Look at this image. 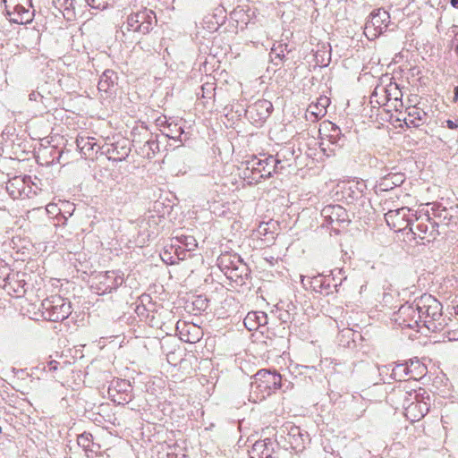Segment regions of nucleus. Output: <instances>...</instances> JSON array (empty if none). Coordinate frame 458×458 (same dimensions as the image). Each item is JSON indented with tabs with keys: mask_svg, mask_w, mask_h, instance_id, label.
I'll return each instance as SVG.
<instances>
[{
	"mask_svg": "<svg viewBox=\"0 0 458 458\" xmlns=\"http://www.w3.org/2000/svg\"><path fill=\"white\" fill-rule=\"evenodd\" d=\"M422 327L430 332L444 329L446 323L443 318L442 304L432 295L423 294L416 299Z\"/></svg>",
	"mask_w": 458,
	"mask_h": 458,
	"instance_id": "nucleus-2",
	"label": "nucleus"
},
{
	"mask_svg": "<svg viewBox=\"0 0 458 458\" xmlns=\"http://www.w3.org/2000/svg\"><path fill=\"white\" fill-rule=\"evenodd\" d=\"M148 144H156V142H155V141H152V142H149V141H148Z\"/></svg>",
	"mask_w": 458,
	"mask_h": 458,
	"instance_id": "nucleus-42",
	"label": "nucleus"
},
{
	"mask_svg": "<svg viewBox=\"0 0 458 458\" xmlns=\"http://www.w3.org/2000/svg\"><path fill=\"white\" fill-rule=\"evenodd\" d=\"M451 4H452L454 8H458V0H451Z\"/></svg>",
	"mask_w": 458,
	"mask_h": 458,
	"instance_id": "nucleus-38",
	"label": "nucleus"
},
{
	"mask_svg": "<svg viewBox=\"0 0 458 458\" xmlns=\"http://www.w3.org/2000/svg\"><path fill=\"white\" fill-rule=\"evenodd\" d=\"M53 5L63 13V16L68 20L75 19V12L72 0H53Z\"/></svg>",
	"mask_w": 458,
	"mask_h": 458,
	"instance_id": "nucleus-19",
	"label": "nucleus"
},
{
	"mask_svg": "<svg viewBox=\"0 0 458 458\" xmlns=\"http://www.w3.org/2000/svg\"><path fill=\"white\" fill-rule=\"evenodd\" d=\"M389 24V13L384 9L375 10L365 23L364 34L368 39L373 40L382 34Z\"/></svg>",
	"mask_w": 458,
	"mask_h": 458,
	"instance_id": "nucleus-7",
	"label": "nucleus"
},
{
	"mask_svg": "<svg viewBox=\"0 0 458 458\" xmlns=\"http://www.w3.org/2000/svg\"><path fill=\"white\" fill-rule=\"evenodd\" d=\"M330 100L327 97H320L316 104L310 105L308 111L311 115H314L316 119L322 118L327 114V107L328 106Z\"/></svg>",
	"mask_w": 458,
	"mask_h": 458,
	"instance_id": "nucleus-21",
	"label": "nucleus"
},
{
	"mask_svg": "<svg viewBox=\"0 0 458 458\" xmlns=\"http://www.w3.org/2000/svg\"><path fill=\"white\" fill-rule=\"evenodd\" d=\"M273 105L267 99H259L254 104L248 106L246 115L253 123H261L265 121L271 114Z\"/></svg>",
	"mask_w": 458,
	"mask_h": 458,
	"instance_id": "nucleus-10",
	"label": "nucleus"
},
{
	"mask_svg": "<svg viewBox=\"0 0 458 458\" xmlns=\"http://www.w3.org/2000/svg\"><path fill=\"white\" fill-rule=\"evenodd\" d=\"M38 189V187L36 186L32 182L31 177L26 176L24 182V191L22 192L21 199L32 198L33 196L37 195Z\"/></svg>",
	"mask_w": 458,
	"mask_h": 458,
	"instance_id": "nucleus-25",
	"label": "nucleus"
},
{
	"mask_svg": "<svg viewBox=\"0 0 458 458\" xmlns=\"http://www.w3.org/2000/svg\"><path fill=\"white\" fill-rule=\"evenodd\" d=\"M288 155H293L290 148H285L277 153L276 157L273 156H263L258 157L251 156L244 162L242 165L245 166L243 170V176L249 181L250 183L259 182L261 179L268 178L273 173H277L279 169L284 166L280 165L282 163L281 157L285 158Z\"/></svg>",
	"mask_w": 458,
	"mask_h": 458,
	"instance_id": "nucleus-1",
	"label": "nucleus"
},
{
	"mask_svg": "<svg viewBox=\"0 0 458 458\" xmlns=\"http://www.w3.org/2000/svg\"><path fill=\"white\" fill-rule=\"evenodd\" d=\"M91 8L104 10L110 4V0H86Z\"/></svg>",
	"mask_w": 458,
	"mask_h": 458,
	"instance_id": "nucleus-29",
	"label": "nucleus"
},
{
	"mask_svg": "<svg viewBox=\"0 0 458 458\" xmlns=\"http://www.w3.org/2000/svg\"><path fill=\"white\" fill-rule=\"evenodd\" d=\"M77 147L86 154V151H89L93 149L94 142H92L89 139H84L82 137L78 138L76 140Z\"/></svg>",
	"mask_w": 458,
	"mask_h": 458,
	"instance_id": "nucleus-27",
	"label": "nucleus"
},
{
	"mask_svg": "<svg viewBox=\"0 0 458 458\" xmlns=\"http://www.w3.org/2000/svg\"><path fill=\"white\" fill-rule=\"evenodd\" d=\"M122 149H123V153H122L121 157H116L119 160H122L129 154V148L123 147Z\"/></svg>",
	"mask_w": 458,
	"mask_h": 458,
	"instance_id": "nucleus-37",
	"label": "nucleus"
},
{
	"mask_svg": "<svg viewBox=\"0 0 458 458\" xmlns=\"http://www.w3.org/2000/svg\"><path fill=\"white\" fill-rule=\"evenodd\" d=\"M319 133L321 135V140H322L320 146H321L323 151L326 150V148H324V145H325L324 140L326 138L328 139L329 142H331L332 144H335V145L339 144V141L343 138L342 133L336 134V135L335 134H326L325 132H322V130H319Z\"/></svg>",
	"mask_w": 458,
	"mask_h": 458,
	"instance_id": "nucleus-26",
	"label": "nucleus"
},
{
	"mask_svg": "<svg viewBox=\"0 0 458 458\" xmlns=\"http://www.w3.org/2000/svg\"><path fill=\"white\" fill-rule=\"evenodd\" d=\"M45 318L50 321H62L72 313L71 303L60 296H52L42 302Z\"/></svg>",
	"mask_w": 458,
	"mask_h": 458,
	"instance_id": "nucleus-6",
	"label": "nucleus"
},
{
	"mask_svg": "<svg viewBox=\"0 0 458 458\" xmlns=\"http://www.w3.org/2000/svg\"><path fill=\"white\" fill-rule=\"evenodd\" d=\"M416 230L420 233H419V236L421 238V239H424L425 238V234H427L428 233V226L427 224H424V223H420L416 225Z\"/></svg>",
	"mask_w": 458,
	"mask_h": 458,
	"instance_id": "nucleus-32",
	"label": "nucleus"
},
{
	"mask_svg": "<svg viewBox=\"0 0 458 458\" xmlns=\"http://www.w3.org/2000/svg\"><path fill=\"white\" fill-rule=\"evenodd\" d=\"M97 290L102 294L111 293L117 289L123 283V276L120 271H106L97 276Z\"/></svg>",
	"mask_w": 458,
	"mask_h": 458,
	"instance_id": "nucleus-9",
	"label": "nucleus"
},
{
	"mask_svg": "<svg viewBox=\"0 0 458 458\" xmlns=\"http://www.w3.org/2000/svg\"><path fill=\"white\" fill-rule=\"evenodd\" d=\"M182 327L180 331L181 339L187 343H197L200 340L202 336V332L200 327H197L194 324H182Z\"/></svg>",
	"mask_w": 458,
	"mask_h": 458,
	"instance_id": "nucleus-14",
	"label": "nucleus"
},
{
	"mask_svg": "<svg viewBox=\"0 0 458 458\" xmlns=\"http://www.w3.org/2000/svg\"><path fill=\"white\" fill-rule=\"evenodd\" d=\"M410 212L407 207H402L395 209H389L385 214V219L390 227L396 228L402 225V222L405 221V216Z\"/></svg>",
	"mask_w": 458,
	"mask_h": 458,
	"instance_id": "nucleus-12",
	"label": "nucleus"
},
{
	"mask_svg": "<svg viewBox=\"0 0 458 458\" xmlns=\"http://www.w3.org/2000/svg\"><path fill=\"white\" fill-rule=\"evenodd\" d=\"M382 90H384L386 93V101H388L392 98H394V100H398V98H399L398 96L401 95V92L398 89L396 84H394V86L390 85L388 89L382 88Z\"/></svg>",
	"mask_w": 458,
	"mask_h": 458,
	"instance_id": "nucleus-28",
	"label": "nucleus"
},
{
	"mask_svg": "<svg viewBox=\"0 0 458 458\" xmlns=\"http://www.w3.org/2000/svg\"><path fill=\"white\" fill-rule=\"evenodd\" d=\"M281 375L269 369H260L250 383V398L258 403L281 387Z\"/></svg>",
	"mask_w": 458,
	"mask_h": 458,
	"instance_id": "nucleus-3",
	"label": "nucleus"
},
{
	"mask_svg": "<svg viewBox=\"0 0 458 458\" xmlns=\"http://www.w3.org/2000/svg\"><path fill=\"white\" fill-rule=\"evenodd\" d=\"M456 41H457V43H456V45H455V51H456V52H457V54H458V39H456Z\"/></svg>",
	"mask_w": 458,
	"mask_h": 458,
	"instance_id": "nucleus-41",
	"label": "nucleus"
},
{
	"mask_svg": "<svg viewBox=\"0 0 458 458\" xmlns=\"http://www.w3.org/2000/svg\"><path fill=\"white\" fill-rule=\"evenodd\" d=\"M405 181V176L402 173H390L382 178L381 185L387 188L400 186Z\"/></svg>",
	"mask_w": 458,
	"mask_h": 458,
	"instance_id": "nucleus-23",
	"label": "nucleus"
},
{
	"mask_svg": "<svg viewBox=\"0 0 458 458\" xmlns=\"http://www.w3.org/2000/svg\"><path fill=\"white\" fill-rule=\"evenodd\" d=\"M91 437L92 436L90 434H82L78 437V444L87 447L89 446V443L90 442Z\"/></svg>",
	"mask_w": 458,
	"mask_h": 458,
	"instance_id": "nucleus-31",
	"label": "nucleus"
},
{
	"mask_svg": "<svg viewBox=\"0 0 458 458\" xmlns=\"http://www.w3.org/2000/svg\"><path fill=\"white\" fill-rule=\"evenodd\" d=\"M272 441L270 438H266L264 440L257 441L252 446V454L257 455V458H269L272 454ZM255 458V457H251Z\"/></svg>",
	"mask_w": 458,
	"mask_h": 458,
	"instance_id": "nucleus-18",
	"label": "nucleus"
},
{
	"mask_svg": "<svg viewBox=\"0 0 458 458\" xmlns=\"http://www.w3.org/2000/svg\"><path fill=\"white\" fill-rule=\"evenodd\" d=\"M30 100H36V99H37V98H36V94H35L34 92H33V93H31V94H30Z\"/></svg>",
	"mask_w": 458,
	"mask_h": 458,
	"instance_id": "nucleus-39",
	"label": "nucleus"
},
{
	"mask_svg": "<svg viewBox=\"0 0 458 458\" xmlns=\"http://www.w3.org/2000/svg\"><path fill=\"white\" fill-rule=\"evenodd\" d=\"M454 92H455V98H456V100H458V87H456L454 89Z\"/></svg>",
	"mask_w": 458,
	"mask_h": 458,
	"instance_id": "nucleus-40",
	"label": "nucleus"
},
{
	"mask_svg": "<svg viewBox=\"0 0 458 458\" xmlns=\"http://www.w3.org/2000/svg\"><path fill=\"white\" fill-rule=\"evenodd\" d=\"M251 322H255L257 327L265 326L267 324V316L262 311L250 312L244 318V325L249 328V330H251V327L255 326L250 325Z\"/></svg>",
	"mask_w": 458,
	"mask_h": 458,
	"instance_id": "nucleus-22",
	"label": "nucleus"
},
{
	"mask_svg": "<svg viewBox=\"0 0 458 458\" xmlns=\"http://www.w3.org/2000/svg\"><path fill=\"white\" fill-rule=\"evenodd\" d=\"M394 320L403 328L407 327L419 331L422 324L416 300L412 303L402 305L398 310Z\"/></svg>",
	"mask_w": 458,
	"mask_h": 458,
	"instance_id": "nucleus-8",
	"label": "nucleus"
},
{
	"mask_svg": "<svg viewBox=\"0 0 458 458\" xmlns=\"http://www.w3.org/2000/svg\"><path fill=\"white\" fill-rule=\"evenodd\" d=\"M26 176H15L6 183V191L13 199H21L24 191V182Z\"/></svg>",
	"mask_w": 458,
	"mask_h": 458,
	"instance_id": "nucleus-15",
	"label": "nucleus"
},
{
	"mask_svg": "<svg viewBox=\"0 0 458 458\" xmlns=\"http://www.w3.org/2000/svg\"><path fill=\"white\" fill-rule=\"evenodd\" d=\"M176 240L180 243L179 248L176 250L178 256L180 255L179 250L183 249L187 251H192L198 246L196 239L191 235H177Z\"/></svg>",
	"mask_w": 458,
	"mask_h": 458,
	"instance_id": "nucleus-24",
	"label": "nucleus"
},
{
	"mask_svg": "<svg viewBox=\"0 0 458 458\" xmlns=\"http://www.w3.org/2000/svg\"><path fill=\"white\" fill-rule=\"evenodd\" d=\"M58 366V362L55 360H51L48 363V370H56Z\"/></svg>",
	"mask_w": 458,
	"mask_h": 458,
	"instance_id": "nucleus-36",
	"label": "nucleus"
},
{
	"mask_svg": "<svg viewBox=\"0 0 458 458\" xmlns=\"http://www.w3.org/2000/svg\"><path fill=\"white\" fill-rule=\"evenodd\" d=\"M446 126L451 129V130H454V129H456L458 128V123L455 122V121H453V120H446Z\"/></svg>",
	"mask_w": 458,
	"mask_h": 458,
	"instance_id": "nucleus-34",
	"label": "nucleus"
},
{
	"mask_svg": "<svg viewBox=\"0 0 458 458\" xmlns=\"http://www.w3.org/2000/svg\"><path fill=\"white\" fill-rule=\"evenodd\" d=\"M321 130H322V131H328L329 134H335V135L341 134L340 128L332 123H325L323 126V129H321Z\"/></svg>",
	"mask_w": 458,
	"mask_h": 458,
	"instance_id": "nucleus-30",
	"label": "nucleus"
},
{
	"mask_svg": "<svg viewBox=\"0 0 458 458\" xmlns=\"http://www.w3.org/2000/svg\"><path fill=\"white\" fill-rule=\"evenodd\" d=\"M391 369L390 377L397 381L406 380V377L409 375V367L406 363H399L394 366L388 365L384 366L381 369V373L387 372Z\"/></svg>",
	"mask_w": 458,
	"mask_h": 458,
	"instance_id": "nucleus-16",
	"label": "nucleus"
},
{
	"mask_svg": "<svg viewBox=\"0 0 458 458\" xmlns=\"http://www.w3.org/2000/svg\"><path fill=\"white\" fill-rule=\"evenodd\" d=\"M5 13L11 22L28 24L33 21L34 10L31 0H3Z\"/></svg>",
	"mask_w": 458,
	"mask_h": 458,
	"instance_id": "nucleus-4",
	"label": "nucleus"
},
{
	"mask_svg": "<svg viewBox=\"0 0 458 458\" xmlns=\"http://www.w3.org/2000/svg\"><path fill=\"white\" fill-rule=\"evenodd\" d=\"M155 21L156 15L154 12L152 10L143 8L128 15L127 21L123 25L122 29L126 31L139 32L145 35L150 31Z\"/></svg>",
	"mask_w": 458,
	"mask_h": 458,
	"instance_id": "nucleus-5",
	"label": "nucleus"
},
{
	"mask_svg": "<svg viewBox=\"0 0 458 458\" xmlns=\"http://www.w3.org/2000/svg\"><path fill=\"white\" fill-rule=\"evenodd\" d=\"M271 55H275V58H279L281 59L282 56H284V50H280V52H277V49L276 48H272L271 49V53H270Z\"/></svg>",
	"mask_w": 458,
	"mask_h": 458,
	"instance_id": "nucleus-33",
	"label": "nucleus"
},
{
	"mask_svg": "<svg viewBox=\"0 0 458 458\" xmlns=\"http://www.w3.org/2000/svg\"><path fill=\"white\" fill-rule=\"evenodd\" d=\"M414 399L415 401L404 407L405 416L411 421H418L428 412L430 403L423 398L420 399L418 394H415Z\"/></svg>",
	"mask_w": 458,
	"mask_h": 458,
	"instance_id": "nucleus-11",
	"label": "nucleus"
},
{
	"mask_svg": "<svg viewBox=\"0 0 458 458\" xmlns=\"http://www.w3.org/2000/svg\"><path fill=\"white\" fill-rule=\"evenodd\" d=\"M322 215L333 223L335 221H344L346 211L340 205L327 206L322 209Z\"/></svg>",
	"mask_w": 458,
	"mask_h": 458,
	"instance_id": "nucleus-17",
	"label": "nucleus"
},
{
	"mask_svg": "<svg viewBox=\"0 0 458 458\" xmlns=\"http://www.w3.org/2000/svg\"><path fill=\"white\" fill-rule=\"evenodd\" d=\"M448 339L450 341H456V340H458V331L448 332Z\"/></svg>",
	"mask_w": 458,
	"mask_h": 458,
	"instance_id": "nucleus-35",
	"label": "nucleus"
},
{
	"mask_svg": "<svg viewBox=\"0 0 458 458\" xmlns=\"http://www.w3.org/2000/svg\"><path fill=\"white\" fill-rule=\"evenodd\" d=\"M427 116L428 114L424 110L413 106L407 108V117L403 121L408 126L419 127L426 123Z\"/></svg>",
	"mask_w": 458,
	"mask_h": 458,
	"instance_id": "nucleus-13",
	"label": "nucleus"
},
{
	"mask_svg": "<svg viewBox=\"0 0 458 458\" xmlns=\"http://www.w3.org/2000/svg\"><path fill=\"white\" fill-rule=\"evenodd\" d=\"M116 81V73L112 70H106L100 76L98 86V89L100 91L107 92L112 87L114 86Z\"/></svg>",
	"mask_w": 458,
	"mask_h": 458,
	"instance_id": "nucleus-20",
	"label": "nucleus"
}]
</instances>
